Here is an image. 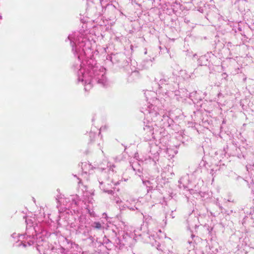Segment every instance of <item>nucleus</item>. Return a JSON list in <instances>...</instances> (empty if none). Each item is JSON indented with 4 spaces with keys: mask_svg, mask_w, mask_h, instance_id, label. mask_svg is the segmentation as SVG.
Returning <instances> with one entry per match:
<instances>
[{
    "mask_svg": "<svg viewBox=\"0 0 254 254\" xmlns=\"http://www.w3.org/2000/svg\"><path fill=\"white\" fill-rule=\"evenodd\" d=\"M101 226L100 224L99 223L98 224V225L97 226V228H100Z\"/></svg>",
    "mask_w": 254,
    "mask_h": 254,
    "instance_id": "1",
    "label": "nucleus"
}]
</instances>
